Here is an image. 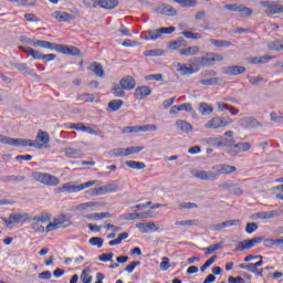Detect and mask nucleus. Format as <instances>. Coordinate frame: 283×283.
I'll use <instances>...</instances> for the list:
<instances>
[{"label":"nucleus","instance_id":"27","mask_svg":"<svg viewBox=\"0 0 283 283\" xmlns=\"http://www.w3.org/2000/svg\"><path fill=\"white\" fill-rule=\"evenodd\" d=\"M209 42L214 45V48H232L233 43L227 40H216L210 39Z\"/></svg>","mask_w":283,"mask_h":283},{"label":"nucleus","instance_id":"44","mask_svg":"<svg viewBox=\"0 0 283 283\" xmlns=\"http://www.w3.org/2000/svg\"><path fill=\"white\" fill-rule=\"evenodd\" d=\"M234 149H238L239 154L242 151H249V149H251V144L249 142L239 143L234 145Z\"/></svg>","mask_w":283,"mask_h":283},{"label":"nucleus","instance_id":"3","mask_svg":"<svg viewBox=\"0 0 283 283\" xmlns=\"http://www.w3.org/2000/svg\"><path fill=\"white\" fill-rule=\"evenodd\" d=\"M32 178L36 182H40L41 185H45L46 187H57V185L61 184V179L54 175H50L48 172H32Z\"/></svg>","mask_w":283,"mask_h":283},{"label":"nucleus","instance_id":"19","mask_svg":"<svg viewBox=\"0 0 283 283\" xmlns=\"http://www.w3.org/2000/svg\"><path fill=\"white\" fill-rule=\"evenodd\" d=\"M119 85L123 87V90L129 92L136 87V80L132 75H127L119 81Z\"/></svg>","mask_w":283,"mask_h":283},{"label":"nucleus","instance_id":"15","mask_svg":"<svg viewBox=\"0 0 283 283\" xmlns=\"http://www.w3.org/2000/svg\"><path fill=\"white\" fill-rule=\"evenodd\" d=\"M239 125L243 129H253L254 127H260V122L253 117H243L239 120Z\"/></svg>","mask_w":283,"mask_h":283},{"label":"nucleus","instance_id":"55","mask_svg":"<svg viewBox=\"0 0 283 283\" xmlns=\"http://www.w3.org/2000/svg\"><path fill=\"white\" fill-rule=\"evenodd\" d=\"M186 39H192V40H198L200 39V33H193V32H190V31H184L181 33Z\"/></svg>","mask_w":283,"mask_h":283},{"label":"nucleus","instance_id":"29","mask_svg":"<svg viewBox=\"0 0 283 283\" xmlns=\"http://www.w3.org/2000/svg\"><path fill=\"white\" fill-rule=\"evenodd\" d=\"M264 247L271 249V247H283V239H265L263 241Z\"/></svg>","mask_w":283,"mask_h":283},{"label":"nucleus","instance_id":"38","mask_svg":"<svg viewBox=\"0 0 283 283\" xmlns=\"http://www.w3.org/2000/svg\"><path fill=\"white\" fill-rule=\"evenodd\" d=\"M94 94L83 93L77 95V101H83L84 103H94Z\"/></svg>","mask_w":283,"mask_h":283},{"label":"nucleus","instance_id":"9","mask_svg":"<svg viewBox=\"0 0 283 283\" xmlns=\"http://www.w3.org/2000/svg\"><path fill=\"white\" fill-rule=\"evenodd\" d=\"M56 52L60 54H67L69 56H83V53H81L78 48L67 44H57Z\"/></svg>","mask_w":283,"mask_h":283},{"label":"nucleus","instance_id":"32","mask_svg":"<svg viewBox=\"0 0 283 283\" xmlns=\"http://www.w3.org/2000/svg\"><path fill=\"white\" fill-rule=\"evenodd\" d=\"M175 3H179L182 8H196L198 0H174Z\"/></svg>","mask_w":283,"mask_h":283},{"label":"nucleus","instance_id":"21","mask_svg":"<svg viewBox=\"0 0 283 283\" xmlns=\"http://www.w3.org/2000/svg\"><path fill=\"white\" fill-rule=\"evenodd\" d=\"M176 127L177 129H179V132H182L184 134H190V132H193V126H191V124H189L185 119H178L176 122Z\"/></svg>","mask_w":283,"mask_h":283},{"label":"nucleus","instance_id":"28","mask_svg":"<svg viewBox=\"0 0 283 283\" xmlns=\"http://www.w3.org/2000/svg\"><path fill=\"white\" fill-rule=\"evenodd\" d=\"M12 67L13 70H18L19 72H22V74L32 75V71L28 69V64L25 63H13Z\"/></svg>","mask_w":283,"mask_h":283},{"label":"nucleus","instance_id":"56","mask_svg":"<svg viewBox=\"0 0 283 283\" xmlns=\"http://www.w3.org/2000/svg\"><path fill=\"white\" fill-rule=\"evenodd\" d=\"M218 72L213 71V70H206L203 72H201V76L203 78H213V76H217Z\"/></svg>","mask_w":283,"mask_h":283},{"label":"nucleus","instance_id":"46","mask_svg":"<svg viewBox=\"0 0 283 283\" xmlns=\"http://www.w3.org/2000/svg\"><path fill=\"white\" fill-rule=\"evenodd\" d=\"M90 244H92V247H97V249H101V247H103V239L101 237H93L90 239Z\"/></svg>","mask_w":283,"mask_h":283},{"label":"nucleus","instance_id":"20","mask_svg":"<svg viewBox=\"0 0 283 283\" xmlns=\"http://www.w3.org/2000/svg\"><path fill=\"white\" fill-rule=\"evenodd\" d=\"M189 63H193L195 67H209L210 65H213L209 57L202 56V57H192L189 60Z\"/></svg>","mask_w":283,"mask_h":283},{"label":"nucleus","instance_id":"60","mask_svg":"<svg viewBox=\"0 0 283 283\" xmlns=\"http://www.w3.org/2000/svg\"><path fill=\"white\" fill-rule=\"evenodd\" d=\"M219 177H220V175L218 174V171L210 170V171H207L206 180H218Z\"/></svg>","mask_w":283,"mask_h":283},{"label":"nucleus","instance_id":"49","mask_svg":"<svg viewBox=\"0 0 283 283\" xmlns=\"http://www.w3.org/2000/svg\"><path fill=\"white\" fill-rule=\"evenodd\" d=\"M145 56H163L165 52L160 49L144 52Z\"/></svg>","mask_w":283,"mask_h":283},{"label":"nucleus","instance_id":"1","mask_svg":"<svg viewBox=\"0 0 283 283\" xmlns=\"http://www.w3.org/2000/svg\"><path fill=\"white\" fill-rule=\"evenodd\" d=\"M263 240L264 238L256 237V238L243 240L240 242L234 241V244H229V243H224V241H221L217 244L210 245L208 249H222L224 247H234L235 249H253V247H255L256 244L262 243Z\"/></svg>","mask_w":283,"mask_h":283},{"label":"nucleus","instance_id":"64","mask_svg":"<svg viewBox=\"0 0 283 283\" xmlns=\"http://www.w3.org/2000/svg\"><path fill=\"white\" fill-rule=\"evenodd\" d=\"M81 280L83 283H92V275H88L87 271H83L81 274Z\"/></svg>","mask_w":283,"mask_h":283},{"label":"nucleus","instance_id":"52","mask_svg":"<svg viewBox=\"0 0 283 283\" xmlns=\"http://www.w3.org/2000/svg\"><path fill=\"white\" fill-rule=\"evenodd\" d=\"M65 156H81V149L76 148H64Z\"/></svg>","mask_w":283,"mask_h":283},{"label":"nucleus","instance_id":"16","mask_svg":"<svg viewBox=\"0 0 283 283\" xmlns=\"http://www.w3.org/2000/svg\"><path fill=\"white\" fill-rule=\"evenodd\" d=\"M31 45H33V48H43L44 50H55V52L59 48V44L45 40H33Z\"/></svg>","mask_w":283,"mask_h":283},{"label":"nucleus","instance_id":"37","mask_svg":"<svg viewBox=\"0 0 283 283\" xmlns=\"http://www.w3.org/2000/svg\"><path fill=\"white\" fill-rule=\"evenodd\" d=\"M145 147L143 146H132L128 148H125V156H133V154H140Z\"/></svg>","mask_w":283,"mask_h":283},{"label":"nucleus","instance_id":"22","mask_svg":"<svg viewBox=\"0 0 283 283\" xmlns=\"http://www.w3.org/2000/svg\"><path fill=\"white\" fill-rule=\"evenodd\" d=\"M20 50H22L23 52H25V54H28L29 56H32V59H34L35 61H41L43 57V53L40 51H36L32 48L29 46H19Z\"/></svg>","mask_w":283,"mask_h":283},{"label":"nucleus","instance_id":"8","mask_svg":"<svg viewBox=\"0 0 283 283\" xmlns=\"http://www.w3.org/2000/svg\"><path fill=\"white\" fill-rule=\"evenodd\" d=\"M174 66L181 76H191V74H198L199 72V67H196L193 62H189V66L186 63L176 62Z\"/></svg>","mask_w":283,"mask_h":283},{"label":"nucleus","instance_id":"17","mask_svg":"<svg viewBox=\"0 0 283 283\" xmlns=\"http://www.w3.org/2000/svg\"><path fill=\"white\" fill-rule=\"evenodd\" d=\"M209 145H213L216 147H228L233 145L232 140H227L224 137H210L208 138Z\"/></svg>","mask_w":283,"mask_h":283},{"label":"nucleus","instance_id":"13","mask_svg":"<svg viewBox=\"0 0 283 283\" xmlns=\"http://www.w3.org/2000/svg\"><path fill=\"white\" fill-rule=\"evenodd\" d=\"M213 171H217L219 176H229L231 174H234V171H238V168L235 166H231L228 164H220L214 167H212Z\"/></svg>","mask_w":283,"mask_h":283},{"label":"nucleus","instance_id":"36","mask_svg":"<svg viewBox=\"0 0 283 283\" xmlns=\"http://www.w3.org/2000/svg\"><path fill=\"white\" fill-rule=\"evenodd\" d=\"M112 94L116 96V98H123L125 96V88L120 84H117L113 87Z\"/></svg>","mask_w":283,"mask_h":283},{"label":"nucleus","instance_id":"23","mask_svg":"<svg viewBox=\"0 0 283 283\" xmlns=\"http://www.w3.org/2000/svg\"><path fill=\"white\" fill-rule=\"evenodd\" d=\"M88 70H91V72H94V74L97 75L99 78H103V76H105V70H103V65L98 62H93L88 66Z\"/></svg>","mask_w":283,"mask_h":283},{"label":"nucleus","instance_id":"47","mask_svg":"<svg viewBox=\"0 0 283 283\" xmlns=\"http://www.w3.org/2000/svg\"><path fill=\"white\" fill-rule=\"evenodd\" d=\"M112 258H114V252L103 253L97 256L99 262H112Z\"/></svg>","mask_w":283,"mask_h":283},{"label":"nucleus","instance_id":"48","mask_svg":"<svg viewBox=\"0 0 283 283\" xmlns=\"http://www.w3.org/2000/svg\"><path fill=\"white\" fill-rule=\"evenodd\" d=\"M176 227H193V224H198L196 220H184V221H176Z\"/></svg>","mask_w":283,"mask_h":283},{"label":"nucleus","instance_id":"54","mask_svg":"<svg viewBox=\"0 0 283 283\" xmlns=\"http://www.w3.org/2000/svg\"><path fill=\"white\" fill-rule=\"evenodd\" d=\"M239 12L241 13V17H251V14H253V9L241 4V9Z\"/></svg>","mask_w":283,"mask_h":283},{"label":"nucleus","instance_id":"40","mask_svg":"<svg viewBox=\"0 0 283 283\" xmlns=\"http://www.w3.org/2000/svg\"><path fill=\"white\" fill-rule=\"evenodd\" d=\"M268 14H283V6L274 2L272 9L266 11Z\"/></svg>","mask_w":283,"mask_h":283},{"label":"nucleus","instance_id":"34","mask_svg":"<svg viewBox=\"0 0 283 283\" xmlns=\"http://www.w3.org/2000/svg\"><path fill=\"white\" fill-rule=\"evenodd\" d=\"M126 166L129 167V169H145L147 165L143 161H134V160H128L126 161Z\"/></svg>","mask_w":283,"mask_h":283},{"label":"nucleus","instance_id":"43","mask_svg":"<svg viewBox=\"0 0 283 283\" xmlns=\"http://www.w3.org/2000/svg\"><path fill=\"white\" fill-rule=\"evenodd\" d=\"M111 158L125 157V148H114L109 151Z\"/></svg>","mask_w":283,"mask_h":283},{"label":"nucleus","instance_id":"42","mask_svg":"<svg viewBox=\"0 0 283 283\" xmlns=\"http://www.w3.org/2000/svg\"><path fill=\"white\" fill-rule=\"evenodd\" d=\"M98 206H99L98 202L90 201V202L80 203L76 207V209H77V211H85V209H90L92 207H98Z\"/></svg>","mask_w":283,"mask_h":283},{"label":"nucleus","instance_id":"30","mask_svg":"<svg viewBox=\"0 0 283 283\" xmlns=\"http://www.w3.org/2000/svg\"><path fill=\"white\" fill-rule=\"evenodd\" d=\"M129 238V233L127 232H122L118 234V237L112 241L108 242L109 247H116V244H120L123 240H127Z\"/></svg>","mask_w":283,"mask_h":283},{"label":"nucleus","instance_id":"57","mask_svg":"<svg viewBox=\"0 0 283 283\" xmlns=\"http://www.w3.org/2000/svg\"><path fill=\"white\" fill-rule=\"evenodd\" d=\"M156 129H158V127L154 124L139 126V132H156Z\"/></svg>","mask_w":283,"mask_h":283},{"label":"nucleus","instance_id":"45","mask_svg":"<svg viewBox=\"0 0 283 283\" xmlns=\"http://www.w3.org/2000/svg\"><path fill=\"white\" fill-rule=\"evenodd\" d=\"M269 61H271V57H269V56H260V57H251L250 59V63H252V65H258L260 63H269Z\"/></svg>","mask_w":283,"mask_h":283},{"label":"nucleus","instance_id":"11","mask_svg":"<svg viewBox=\"0 0 283 283\" xmlns=\"http://www.w3.org/2000/svg\"><path fill=\"white\" fill-rule=\"evenodd\" d=\"M221 72L227 74V76H240V74L247 72V67L240 65L223 66Z\"/></svg>","mask_w":283,"mask_h":283},{"label":"nucleus","instance_id":"10","mask_svg":"<svg viewBox=\"0 0 283 283\" xmlns=\"http://www.w3.org/2000/svg\"><path fill=\"white\" fill-rule=\"evenodd\" d=\"M65 222H67V217L65 214H60L57 218L53 219V221L46 226V233H50V231H56V229H61V227H63Z\"/></svg>","mask_w":283,"mask_h":283},{"label":"nucleus","instance_id":"31","mask_svg":"<svg viewBox=\"0 0 283 283\" xmlns=\"http://www.w3.org/2000/svg\"><path fill=\"white\" fill-rule=\"evenodd\" d=\"M36 140H40L42 145H48V143H50V134L45 130H39L36 135Z\"/></svg>","mask_w":283,"mask_h":283},{"label":"nucleus","instance_id":"51","mask_svg":"<svg viewBox=\"0 0 283 283\" xmlns=\"http://www.w3.org/2000/svg\"><path fill=\"white\" fill-rule=\"evenodd\" d=\"M242 8V4L239 3H232V4H226L224 9L229 10L230 12H240Z\"/></svg>","mask_w":283,"mask_h":283},{"label":"nucleus","instance_id":"35","mask_svg":"<svg viewBox=\"0 0 283 283\" xmlns=\"http://www.w3.org/2000/svg\"><path fill=\"white\" fill-rule=\"evenodd\" d=\"M119 107H123V101L122 99H113L108 103L109 112H118Z\"/></svg>","mask_w":283,"mask_h":283},{"label":"nucleus","instance_id":"63","mask_svg":"<svg viewBox=\"0 0 283 283\" xmlns=\"http://www.w3.org/2000/svg\"><path fill=\"white\" fill-rule=\"evenodd\" d=\"M105 187H106V193H116V191H118V185L108 184Z\"/></svg>","mask_w":283,"mask_h":283},{"label":"nucleus","instance_id":"5","mask_svg":"<svg viewBox=\"0 0 283 283\" xmlns=\"http://www.w3.org/2000/svg\"><path fill=\"white\" fill-rule=\"evenodd\" d=\"M88 8H104V10H114L118 8V0H84Z\"/></svg>","mask_w":283,"mask_h":283},{"label":"nucleus","instance_id":"53","mask_svg":"<svg viewBox=\"0 0 283 283\" xmlns=\"http://www.w3.org/2000/svg\"><path fill=\"white\" fill-rule=\"evenodd\" d=\"M33 220L35 222H42V223L50 222V220H52V214H42L40 217H34Z\"/></svg>","mask_w":283,"mask_h":283},{"label":"nucleus","instance_id":"62","mask_svg":"<svg viewBox=\"0 0 283 283\" xmlns=\"http://www.w3.org/2000/svg\"><path fill=\"white\" fill-rule=\"evenodd\" d=\"M198 205L193 202H181L179 209H197Z\"/></svg>","mask_w":283,"mask_h":283},{"label":"nucleus","instance_id":"59","mask_svg":"<svg viewBox=\"0 0 283 283\" xmlns=\"http://www.w3.org/2000/svg\"><path fill=\"white\" fill-rule=\"evenodd\" d=\"M136 266H140V261H133L125 268V271L127 273H134V269H136Z\"/></svg>","mask_w":283,"mask_h":283},{"label":"nucleus","instance_id":"24","mask_svg":"<svg viewBox=\"0 0 283 283\" xmlns=\"http://www.w3.org/2000/svg\"><path fill=\"white\" fill-rule=\"evenodd\" d=\"M180 56H196L197 54H200V48L199 46H188L186 49H182L179 51Z\"/></svg>","mask_w":283,"mask_h":283},{"label":"nucleus","instance_id":"18","mask_svg":"<svg viewBox=\"0 0 283 283\" xmlns=\"http://www.w3.org/2000/svg\"><path fill=\"white\" fill-rule=\"evenodd\" d=\"M151 95V88L149 86H138L135 90L134 96L137 101H143L147 96Z\"/></svg>","mask_w":283,"mask_h":283},{"label":"nucleus","instance_id":"4","mask_svg":"<svg viewBox=\"0 0 283 283\" xmlns=\"http://www.w3.org/2000/svg\"><path fill=\"white\" fill-rule=\"evenodd\" d=\"M94 185H96V180L86 181L77 186L72 182H66L59 188V193H77V191H83V189L94 187Z\"/></svg>","mask_w":283,"mask_h":283},{"label":"nucleus","instance_id":"2","mask_svg":"<svg viewBox=\"0 0 283 283\" xmlns=\"http://www.w3.org/2000/svg\"><path fill=\"white\" fill-rule=\"evenodd\" d=\"M0 143L2 145H10L11 147H35L36 149L43 147L39 142L32 139L12 138L6 135H0Z\"/></svg>","mask_w":283,"mask_h":283},{"label":"nucleus","instance_id":"50","mask_svg":"<svg viewBox=\"0 0 283 283\" xmlns=\"http://www.w3.org/2000/svg\"><path fill=\"white\" fill-rule=\"evenodd\" d=\"M107 193V189L105 186L94 188L91 192L92 196H105Z\"/></svg>","mask_w":283,"mask_h":283},{"label":"nucleus","instance_id":"61","mask_svg":"<svg viewBox=\"0 0 283 283\" xmlns=\"http://www.w3.org/2000/svg\"><path fill=\"white\" fill-rule=\"evenodd\" d=\"M258 223H255V222H250V223H247V227H245V231L248 232V233H254V231H258Z\"/></svg>","mask_w":283,"mask_h":283},{"label":"nucleus","instance_id":"41","mask_svg":"<svg viewBox=\"0 0 283 283\" xmlns=\"http://www.w3.org/2000/svg\"><path fill=\"white\" fill-rule=\"evenodd\" d=\"M200 85H219L220 84V77H210L207 80H200Z\"/></svg>","mask_w":283,"mask_h":283},{"label":"nucleus","instance_id":"14","mask_svg":"<svg viewBox=\"0 0 283 283\" xmlns=\"http://www.w3.org/2000/svg\"><path fill=\"white\" fill-rule=\"evenodd\" d=\"M51 17L52 19H55V21H59V23H67L70 21H74V15L65 11H54Z\"/></svg>","mask_w":283,"mask_h":283},{"label":"nucleus","instance_id":"33","mask_svg":"<svg viewBox=\"0 0 283 283\" xmlns=\"http://www.w3.org/2000/svg\"><path fill=\"white\" fill-rule=\"evenodd\" d=\"M269 50L282 52L283 50V40L272 41L268 44Z\"/></svg>","mask_w":283,"mask_h":283},{"label":"nucleus","instance_id":"26","mask_svg":"<svg viewBox=\"0 0 283 283\" xmlns=\"http://www.w3.org/2000/svg\"><path fill=\"white\" fill-rule=\"evenodd\" d=\"M199 113L201 114V116H209L213 114V106L209 105L206 102H201L199 104Z\"/></svg>","mask_w":283,"mask_h":283},{"label":"nucleus","instance_id":"58","mask_svg":"<svg viewBox=\"0 0 283 283\" xmlns=\"http://www.w3.org/2000/svg\"><path fill=\"white\" fill-rule=\"evenodd\" d=\"M182 43H185V40H177V41L170 42L168 48L169 50H178V48L182 46Z\"/></svg>","mask_w":283,"mask_h":283},{"label":"nucleus","instance_id":"6","mask_svg":"<svg viewBox=\"0 0 283 283\" xmlns=\"http://www.w3.org/2000/svg\"><path fill=\"white\" fill-rule=\"evenodd\" d=\"M174 32H176V27H163L155 30H148V35L145 38V41H158L163 34H174Z\"/></svg>","mask_w":283,"mask_h":283},{"label":"nucleus","instance_id":"7","mask_svg":"<svg viewBox=\"0 0 283 283\" xmlns=\"http://www.w3.org/2000/svg\"><path fill=\"white\" fill-rule=\"evenodd\" d=\"M233 123V119L224 120L220 116L212 117L205 124L206 129H222V127H229Z\"/></svg>","mask_w":283,"mask_h":283},{"label":"nucleus","instance_id":"25","mask_svg":"<svg viewBox=\"0 0 283 283\" xmlns=\"http://www.w3.org/2000/svg\"><path fill=\"white\" fill-rule=\"evenodd\" d=\"M21 220H23V216L21 213H11L9 219H3V222L7 224V227H10V224H19Z\"/></svg>","mask_w":283,"mask_h":283},{"label":"nucleus","instance_id":"39","mask_svg":"<svg viewBox=\"0 0 283 283\" xmlns=\"http://www.w3.org/2000/svg\"><path fill=\"white\" fill-rule=\"evenodd\" d=\"M261 220H272V218H277V211H261L260 212Z\"/></svg>","mask_w":283,"mask_h":283},{"label":"nucleus","instance_id":"12","mask_svg":"<svg viewBox=\"0 0 283 283\" xmlns=\"http://www.w3.org/2000/svg\"><path fill=\"white\" fill-rule=\"evenodd\" d=\"M136 228L140 231V233H154L159 231L160 227L156 226L155 222H138L136 223Z\"/></svg>","mask_w":283,"mask_h":283}]
</instances>
